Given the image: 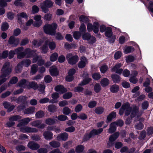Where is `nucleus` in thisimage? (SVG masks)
<instances>
[{
    "label": "nucleus",
    "instance_id": "obj_56",
    "mask_svg": "<svg viewBox=\"0 0 153 153\" xmlns=\"http://www.w3.org/2000/svg\"><path fill=\"white\" fill-rule=\"evenodd\" d=\"M21 118V117L19 115H15L9 118V120L10 121H16Z\"/></svg>",
    "mask_w": 153,
    "mask_h": 153
},
{
    "label": "nucleus",
    "instance_id": "obj_51",
    "mask_svg": "<svg viewBox=\"0 0 153 153\" xmlns=\"http://www.w3.org/2000/svg\"><path fill=\"white\" fill-rule=\"evenodd\" d=\"M9 27V25L7 23L4 22L2 24L1 26V29L4 31L7 30Z\"/></svg>",
    "mask_w": 153,
    "mask_h": 153
},
{
    "label": "nucleus",
    "instance_id": "obj_5",
    "mask_svg": "<svg viewBox=\"0 0 153 153\" xmlns=\"http://www.w3.org/2000/svg\"><path fill=\"white\" fill-rule=\"evenodd\" d=\"M66 58L68 63L72 65L75 64L79 60L78 56L76 55H74L72 53H68Z\"/></svg>",
    "mask_w": 153,
    "mask_h": 153
},
{
    "label": "nucleus",
    "instance_id": "obj_55",
    "mask_svg": "<svg viewBox=\"0 0 153 153\" xmlns=\"http://www.w3.org/2000/svg\"><path fill=\"white\" fill-rule=\"evenodd\" d=\"M52 15L50 13L45 14L43 18L46 21H50L51 19Z\"/></svg>",
    "mask_w": 153,
    "mask_h": 153
},
{
    "label": "nucleus",
    "instance_id": "obj_19",
    "mask_svg": "<svg viewBox=\"0 0 153 153\" xmlns=\"http://www.w3.org/2000/svg\"><path fill=\"white\" fill-rule=\"evenodd\" d=\"M114 124L113 122H112L110 124V128L108 130V132L109 133H112L116 131L117 128Z\"/></svg>",
    "mask_w": 153,
    "mask_h": 153
},
{
    "label": "nucleus",
    "instance_id": "obj_49",
    "mask_svg": "<svg viewBox=\"0 0 153 153\" xmlns=\"http://www.w3.org/2000/svg\"><path fill=\"white\" fill-rule=\"evenodd\" d=\"M8 52L7 51H4L2 53H0V59L7 58L8 56Z\"/></svg>",
    "mask_w": 153,
    "mask_h": 153
},
{
    "label": "nucleus",
    "instance_id": "obj_14",
    "mask_svg": "<svg viewBox=\"0 0 153 153\" xmlns=\"http://www.w3.org/2000/svg\"><path fill=\"white\" fill-rule=\"evenodd\" d=\"M68 134L64 132L59 134L57 137V140H62L63 141L66 140L68 138Z\"/></svg>",
    "mask_w": 153,
    "mask_h": 153
},
{
    "label": "nucleus",
    "instance_id": "obj_8",
    "mask_svg": "<svg viewBox=\"0 0 153 153\" xmlns=\"http://www.w3.org/2000/svg\"><path fill=\"white\" fill-rule=\"evenodd\" d=\"M42 123L41 120H37L31 122L30 124L32 126L36 127L40 129H43L45 127L46 125Z\"/></svg>",
    "mask_w": 153,
    "mask_h": 153
},
{
    "label": "nucleus",
    "instance_id": "obj_60",
    "mask_svg": "<svg viewBox=\"0 0 153 153\" xmlns=\"http://www.w3.org/2000/svg\"><path fill=\"white\" fill-rule=\"evenodd\" d=\"M93 137H94L93 134H92V132L91 131L89 134H87L85 135L84 139L85 141H87Z\"/></svg>",
    "mask_w": 153,
    "mask_h": 153
},
{
    "label": "nucleus",
    "instance_id": "obj_43",
    "mask_svg": "<svg viewBox=\"0 0 153 153\" xmlns=\"http://www.w3.org/2000/svg\"><path fill=\"white\" fill-rule=\"evenodd\" d=\"M91 80V79L90 78H87L84 79L82 82H81L79 84L80 85H84L90 82Z\"/></svg>",
    "mask_w": 153,
    "mask_h": 153
},
{
    "label": "nucleus",
    "instance_id": "obj_37",
    "mask_svg": "<svg viewBox=\"0 0 153 153\" xmlns=\"http://www.w3.org/2000/svg\"><path fill=\"white\" fill-rule=\"evenodd\" d=\"M27 97L24 96H20L17 99L16 102L19 103L20 102L24 103L27 100Z\"/></svg>",
    "mask_w": 153,
    "mask_h": 153
},
{
    "label": "nucleus",
    "instance_id": "obj_36",
    "mask_svg": "<svg viewBox=\"0 0 153 153\" xmlns=\"http://www.w3.org/2000/svg\"><path fill=\"white\" fill-rule=\"evenodd\" d=\"M23 66V65L22 63L21 62L19 63L15 68L16 72V73L20 72L22 70Z\"/></svg>",
    "mask_w": 153,
    "mask_h": 153
},
{
    "label": "nucleus",
    "instance_id": "obj_35",
    "mask_svg": "<svg viewBox=\"0 0 153 153\" xmlns=\"http://www.w3.org/2000/svg\"><path fill=\"white\" fill-rule=\"evenodd\" d=\"M79 21L82 22H84L85 23H87L89 21L88 18L84 15H81L79 17Z\"/></svg>",
    "mask_w": 153,
    "mask_h": 153
},
{
    "label": "nucleus",
    "instance_id": "obj_20",
    "mask_svg": "<svg viewBox=\"0 0 153 153\" xmlns=\"http://www.w3.org/2000/svg\"><path fill=\"white\" fill-rule=\"evenodd\" d=\"M43 136L46 140H51L53 137V134L50 131H46L44 133Z\"/></svg>",
    "mask_w": 153,
    "mask_h": 153
},
{
    "label": "nucleus",
    "instance_id": "obj_7",
    "mask_svg": "<svg viewBox=\"0 0 153 153\" xmlns=\"http://www.w3.org/2000/svg\"><path fill=\"white\" fill-rule=\"evenodd\" d=\"M82 39L88 41V42L91 44H93L96 41L95 38L93 36H92L89 33H86L82 35Z\"/></svg>",
    "mask_w": 153,
    "mask_h": 153
},
{
    "label": "nucleus",
    "instance_id": "obj_50",
    "mask_svg": "<svg viewBox=\"0 0 153 153\" xmlns=\"http://www.w3.org/2000/svg\"><path fill=\"white\" fill-rule=\"evenodd\" d=\"M115 124L116 126H117L121 127L123 126L124 124V122L122 120H119L117 121L113 122Z\"/></svg>",
    "mask_w": 153,
    "mask_h": 153
},
{
    "label": "nucleus",
    "instance_id": "obj_16",
    "mask_svg": "<svg viewBox=\"0 0 153 153\" xmlns=\"http://www.w3.org/2000/svg\"><path fill=\"white\" fill-rule=\"evenodd\" d=\"M27 87L29 89L33 88V89L35 90L37 89L38 85L35 82L32 81L28 82Z\"/></svg>",
    "mask_w": 153,
    "mask_h": 153
},
{
    "label": "nucleus",
    "instance_id": "obj_42",
    "mask_svg": "<svg viewBox=\"0 0 153 153\" xmlns=\"http://www.w3.org/2000/svg\"><path fill=\"white\" fill-rule=\"evenodd\" d=\"M48 109L50 112H54L56 111L57 108L55 105H51L48 106Z\"/></svg>",
    "mask_w": 153,
    "mask_h": 153
},
{
    "label": "nucleus",
    "instance_id": "obj_47",
    "mask_svg": "<svg viewBox=\"0 0 153 153\" xmlns=\"http://www.w3.org/2000/svg\"><path fill=\"white\" fill-rule=\"evenodd\" d=\"M97 104V102L96 101L93 100L90 102L88 104V106L90 108H92L95 107Z\"/></svg>",
    "mask_w": 153,
    "mask_h": 153
},
{
    "label": "nucleus",
    "instance_id": "obj_58",
    "mask_svg": "<svg viewBox=\"0 0 153 153\" xmlns=\"http://www.w3.org/2000/svg\"><path fill=\"white\" fill-rule=\"evenodd\" d=\"M48 44L49 48L51 50L54 49L56 47V45L55 43L54 42H50L49 40V42Z\"/></svg>",
    "mask_w": 153,
    "mask_h": 153
},
{
    "label": "nucleus",
    "instance_id": "obj_22",
    "mask_svg": "<svg viewBox=\"0 0 153 153\" xmlns=\"http://www.w3.org/2000/svg\"><path fill=\"white\" fill-rule=\"evenodd\" d=\"M48 42L49 40H47L45 41L44 44L41 48L42 53H45L47 52L48 49Z\"/></svg>",
    "mask_w": 153,
    "mask_h": 153
},
{
    "label": "nucleus",
    "instance_id": "obj_53",
    "mask_svg": "<svg viewBox=\"0 0 153 153\" xmlns=\"http://www.w3.org/2000/svg\"><path fill=\"white\" fill-rule=\"evenodd\" d=\"M72 96V94L71 92H67L63 95L64 99H68L70 98Z\"/></svg>",
    "mask_w": 153,
    "mask_h": 153
},
{
    "label": "nucleus",
    "instance_id": "obj_54",
    "mask_svg": "<svg viewBox=\"0 0 153 153\" xmlns=\"http://www.w3.org/2000/svg\"><path fill=\"white\" fill-rule=\"evenodd\" d=\"M121 107L124 111L131 108L130 107V104L128 102L123 104Z\"/></svg>",
    "mask_w": 153,
    "mask_h": 153
},
{
    "label": "nucleus",
    "instance_id": "obj_17",
    "mask_svg": "<svg viewBox=\"0 0 153 153\" xmlns=\"http://www.w3.org/2000/svg\"><path fill=\"white\" fill-rule=\"evenodd\" d=\"M28 81L24 79H22L19 81L16 85L17 86H19L20 87L24 88L26 86L27 83H28Z\"/></svg>",
    "mask_w": 153,
    "mask_h": 153
},
{
    "label": "nucleus",
    "instance_id": "obj_41",
    "mask_svg": "<svg viewBox=\"0 0 153 153\" xmlns=\"http://www.w3.org/2000/svg\"><path fill=\"white\" fill-rule=\"evenodd\" d=\"M110 90L112 92L116 93L119 90L118 86L116 85H113L111 87Z\"/></svg>",
    "mask_w": 153,
    "mask_h": 153
},
{
    "label": "nucleus",
    "instance_id": "obj_23",
    "mask_svg": "<svg viewBox=\"0 0 153 153\" xmlns=\"http://www.w3.org/2000/svg\"><path fill=\"white\" fill-rule=\"evenodd\" d=\"M51 74L53 76H56L58 74V72L55 66L52 67L51 68V69L49 70Z\"/></svg>",
    "mask_w": 153,
    "mask_h": 153
},
{
    "label": "nucleus",
    "instance_id": "obj_4",
    "mask_svg": "<svg viewBox=\"0 0 153 153\" xmlns=\"http://www.w3.org/2000/svg\"><path fill=\"white\" fill-rule=\"evenodd\" d=\"M22 47H20L15 50V52L17 54V57L19 59H21L25 57V56L28 53L30 52V50L27 48L23 52H21L23 50Z\"/></svg>",
    "mask_w": 153,
    "mask_h": 153
},
{
    "label": "nucleus",
    "instance_id": "obj_11",
    "mask_svg": "<svg viewBox=\"0 0 153 153\" xmlns=\"http://www.w3.org/2000/svg\"><path fill=\"white\" fill-rule=\"evenodd\" d=\"M28 146L33 150H37L40 147V145L38 144L33 141H30L28 143Z\"/></svg>",
    "mask_w": 153,
    "mask_h": 153
},
{
    "label": "nucleus",
    "instance_id": "obj_62",
    "mask_svg": "<svg viewBox=\"0 0 153 153\" xmlns=\"http://www.w3.org/2000/svg\"><path fill=\"white\" fill-rule=\"evenodd\" d=\"M57 118L60 121H64L67 119V117L64 115H60L58 116Z\"/></svg>",
    "mask_w": 153,
    "mask_h": 153
},
{
    "label": "nucleus",
    "instance_id": "obj_2",
    "mask_svg": "<svg viewBox=\"0 0 153 153\" xmlns=\"http://www.w3.org/2000/svg\"><path fill=\"white\" fill-rule=\"evenodd\" d=\"M57 27V25L55 23L51 24H46L43 27L44 32L46 34L53 36L55 35L56 30Z\"/></svg>",
    "mask_w": 153,
    "mask_h": 153
},
{
    "label": "nucleus",
    "instance_id": "obj_21",
    "mask_svg": "<svg viewBox=\"0 0 153 153\" xmlns=\"http://www.w3.org/2000/svg\"><path fill=\"white\" fill-rule=\"evenodd\" d=\"M119 134L118 132H117L111 135L109 138V141L114 142L118 137Z\"/></svg>",
    "mask_w": 153,
    "mask_h": 153
},
{
    "label": "nucleus",
    "instance_id": "obj_18",
    "mask_svg": "<svg viewBox=\"0 0 153 153\" xmlns=\"http://www.w3.org/2000/svg\"><path fill=\"white\" fill-rule=\"evenodd\" d=\"M35 108L34 107H31L27 108L25 110V114H31L35 112Z\"/></svg>",
    "mask_w": 153,
    "mask_h": 153
},
{
    "label": "nucleus",
    "instance_id": "obj_32",
    "mask_svg": "<svg viewBox=\"0 0 153 153\" xmlns=\"http://www.w3.org/2000/svg\"><path fill=\"white\" fill-rule=\"evenodd\" d=\"M94 89L96 93H99L101 91V87L99 83H97L94 85Z\"/></svg>",
    "mask_w": 153,
    "mask_h": 153
},
{
    "label": "nucleus",
    "instance_id": "obj_38",
    "mask_svg": "<svg viewBox=\"0 0 153 153\" xmlns=\"http://www.w3.org/2000/svg\"><path fill=\"white\" fill-rule=\"evenodd\" d=\"M103 130V129L102 128H100L97 130L93 129L91 132H92V134H93V136H94L95 135H98L100 134L102 131Z\"/></svg>",
    "mask_w": 153,
    "mask_h": 153
},
{
    "label": "nucleus",
    "instance_id": "obj_52",
    "mask_svg": "<svg viewBox=\"0 0 153 153\" xmlns=\"http://www.w3.org/2000/svg\"><path fill=\"white\" fill-rule=\"evenodd\" d=\"M58 56V54L56 53H54L51 55L50 60L52 61H55L57 59Z\"/></svg>",
    "mask_w": 153,
    "mask_h": 153
},
{
    "label": "nucleus",
    "instance_id": "obj_3",
    "mask_svg": "<svg viewBox=\"0 0 153 153\" xmlns=\"http://www.w3.org/2000/svg\"><path fill=\"white\" fill-rule=\"evenodd\" d=\"M142 114V111H139L138 108L137 107L134 106L133 107L131 112V119L134 117H135L134 120V122H136L139 121L140 122L142 123V122H143L144 120V119L143 118L139 117Z\"/></svg>",
    "mask_w": 153,
    "mask_h": 153
},
{
    "label": "nucleus",
    "instance_id": "obj_9",
    "mask_svg": "<svg viewBox=\"0 0 153 153\" xmlns=\"http://www.w3.org/2000/svg\"><path fill=\"white\" fill-rule=\"evenodd\" d=\"M19 39L18 38H16L13 36H11L8 41V43L12 45L13 47H16L19 44Z\"/></svg>",
    "mask_w": 153,
    "mask_h": 153
},
{
    "label": "nucleus",
    "instance_id": "obj_57",
    "mask_svg": "<svg viewBox=\"0 0 153 153\" xmlns=\"http://www.w3.org/2000/svg\"><path fill=\"white\" fill-rule=\"evenodd\" d=\"M81 35L80 33L78 31H75L73 34V36L74 39H79Z\"/></svg>",
    "mask_w": 153,
    "mask_h": 153
},
{
    "label": "nucleus",
    "instance_id": "obj_1",
    "mask_svg": "<svg viewBox=\"0 0 153 153\" xmlns=\"http://www.w3.org/2000/svg\"><path fill=\"white\" fill-rule=\"evenodd\" d=\"M1 71V74L0 76V80L2 82H4L7 80L5 77L10 75L12 71L10 63L9 62H6L4 64Z\"/></svg>",
    "mask_w": 153,
    "mask_h": 153
},
{
    "label": "nucleus",
    "instance_id": "obj_34",
    "mask_svg": "<svg viewBox=\"0 0 153 153\" xmlns=\"http://www.w3.org/2000/svg\"><path fill=\"white\" fill-rule=\"evenodd\" d=\"M104 111V108L101 107L96 108L94 110L95 113L98 114H102Z\"/></svg>",
    "mask_w": 153,
    "mask_h": 153
},
{
    "label": "nucleus",
    "instance_id": "obj_59",
    "mask_svg": "<svg viewBox=\"0 0 153 153\" xmlns=\"http://www.w3.org/2000/svg\"><path fill=\"white\" fill-rule=\"evenodd\" d=\"M84 149V147L82 145H80L76 147V151L77 152H82Z\"/></svg>",
    "mask_w": 153,
    "mask_h": 153
},
{
    "label": "nucleus",
    "instance_id": "obj_45",
    "mask_svg": "<svg viewBox=\"0 0 153 153\" xmlns=\"http://www.w3.org/2000/svg\"><path fill=\"white\" fill-rule=\"evenodd\" d=\"M146 135V131L144 130H143L140 132L138 138L140 140L143 139L145 138Z\"/></svg>",
    "mask_w": 153,
    "mask_h": 153
},
{
    "label": "nucleus",
    "instance_id": "obj_29",
    "mask_svg": "<svg viewBox=\"0 0 153 153\" xmlns=\"http://www.w3.org/2000/svg\"><path fill=\"white\" fill-rule=\"evenodd\" d=\"M49 144L51 146L54 148L59 147L60 145L59 142L54 140L50 142Z\"/></svg>",
    "mask_w": 153,
    "mask_h": 153
},
{
    "label": "nucleus",
    "instance_id": "obj_48",
    "mask_svg": "<svg viewBox=\"0 0 153 153\" xmlns=\"http://www.w3.org/2000/svg\"><path fill=\"white\" fill-rule=\"evenodd\" d=\"M143 126L144 125L142 123L139 122L135 125L134 127L136 129L140 130L143 128Z\"/></svg>",
    "mask_w": 153,
    "mask_h": 153
},
{
    "label": "nucleus",
    "instance_id": "obj_61",
    "mask_svg": "<svg viewBox=\"0 0 153 153\" xmlns=\"http://www.w3.org/2000/svg\"><path fill=\"white\" fill-rule=\"evenodd\" d=\"M45 86L42 84H40L38 85L37 89L41 93H43L44 92V89H45Z\"/></svg>",
    "mask_w": 153,
    "mask_h": 153
},
{
    "label": "nucleus",
    "instance_id": "obj_6",
    "mask_svg": "<svg viewBox=\"0 0 153 153\" xmlns=\"http://www.w3.org/2000/svg\"><path fill=\"white\" fill-rule=\"evenodd\" d=\"M99 24L97 22H95L93 26L92 24L88 23L87 25V30L89 32L93 30L94 32L97 33L99 31Z\"/></svg>",
    "mask_w": 153,
    "mask_h": 153
},
{
    "label": "nucleus",
    "instance_id": "obj_39",
    "mask_svg": "<svg viewBox=\"0 0 153 153\" xmlns=\"http://www.w3.org/2000/svg\"><path fill=\"white\" fill-rule=\"evenodd\" d=\"M105 34L106 36L108 37H110L112 35V33L111 28L109 27H107L106 30L105 31Z\"/></svg>",
    "mask_w": 153,
    "mask_h": 153
},
{
    "label": "nucleus",
    "instance_id": "obj_24",
    "mask_svg": "<svg viewBox=\"0 0 153 153\" xmlns=\"http://www.w3.org/2000/svg\"><path fill=\"white\" fill-rule=\"evenodd\" d=\"M17 16L18 20L20 22H21V18H25L27 19L28 15L25 13L22 12L17 14Z\"/></svg>",
    "mask_w": 153,
    "mask_h": 153
},
{
    "label": "nucleus",
    "instance_id": "obj_13",
    "mask_svg": "<svg viewBox=\"0 0 153 153\" xmlns=\"http://www.w3.org/2000/svg\"><path fill=\"white\" fill-rule=\"evenodd\" d=\"M87 60L86 58L84 56H82L80 58V61L78 64V67L80 68L84 67L86 65Z\"/></svg>",
    "mask_w": 153,
    "mask_h": 153
},
{
    "label": "nucleus",
    "instance_id": "obj_33",
    "mask_svg": "<svg viewBox=\"0 0 153 153\" xmlns=\"http://www.w3.org/2000/svg\"><path fill=\"white\" fill-rule=\"evenodd\" d=\"M38 69V66L36 64H33L31 66L30 72L33 74H35L37 71Z\"/></svg>",
    "mask_w": 153,
    "mask_h": 153
},
{
    "label": "nucleus",
    "instance_id": "obj_30",
    "mask_svg": "<svg viewBox=\"0 0 153 153\" xmlns=\"http://www.w3.org/2000/svg\"><path fill=\"white\" fill-rule=\"evenodd\" d=\"M111 77L113 81L115 83H118L120 81V76L117 75L112 74L111 76Z\"/></svg>",
    "mask_w": 153,
    "mask_h": 153
},
{
    "label": "nucleus",
    "instance_id": "obj_10",
    "mask_svg": "<svg viewBox=\"0 0 153 153\" xmlns=\"http://www.w3.org/2000/svg\"><path fill=\"white\" fill-rule=\"evenodd\" d=\"M32 120V119L28 117L23 119L20 120L19 123L18 124L17 126L18 127H20L22 126L26 125Z\"/></svg>",
    "mask_w": 153,
    "mask_h": 153
},
{
    "label": "nucleus",
    "instance_id": "obj_40",
    "mask_svg": "<svg viewBox=\"0 0 153 153\" xmlns=\"http://www.w3.org/2000/svg\"><path fill=\"white\" fill-rule=\"evenodd\" d=\"M26 132H37L38 130L35 128H31L28 126H26Z\"/></svg>",
    "mask_w": 153,
    "mask_h": 153
},
{
    "label": "nucleus",
    "instance_id": "obj_28",
    "mask_svg": "<svg viewBox=\"0 0 153 153\" xmlns=\"http://www.w3.org/2000/svg\"><path fill=\"white\" fill-rule=\"evenodd\" d=\"M23 65L26 67H27L31 64V61L28 59H25L21 61Z\"/></svg>",
    "mask_w": 153,
    "mask_h": 153
},
{
    "label": "nucleus",
    "instance_id": "obj_26",
    "mask_svg": "<svg viewBox=\"0 0 153 153\" xmlns=\"http://www.w3.org/2000/svg\"><path fill=\"white\" fill-rule=\"evenodd\" d=\"M45 123L48 125H53L56 123L55 119L50 118L46 119L45 120Z\"/></svg>",
    "mask_w": 153,
    "mask_h": 153
},
{
    "label": "nucleus",
    "instance_id": "obj_63",
    "mask_svg": "<svg viewBox=\"0 0 153 153\" xmlns=\"http://www.w3.org/2000/svg\"><path fill=\"white\" fill-rule=\"evenodd\" d=\"M108 67L106 65L102 66L100 68L101 72L102 73H105L108 70Z\"/></svg>",
    "mask_w": 153,
    "mask_h": 153
},
{
    "label": "nucleus",
    "instance_id": "obj_31",
    "mask_svg": "<svg viewBox=\"0 0 153 153\" xmlns=\"http://www.w3.org/2000/svg\"><path fill=\"white\" fill-rule=\"evenodd\" d=\"M45 115V113L42 110H40L37 111L35 114L36 118L39 119L43 117Z\"/></svg>",
    "mask_w": 153,
    "mask_h": 153
},
{
    "label": "nucleus",
    "instance_id": "obj_44",
    "mask_svg": "<svg viewBox=\"0 0 153 153\" xmlns=\"http://www.w3.org/2000/svg\"><path fill=\"white\" fill-rule=\"evenodd\" d=\"M18 81V79L16 77H13L11 79L10 82L8 83V86H10V84H15L17 83Z\"/></svg>",
    "mask_w": 153,
    "mask_h": 153
},
{
    "label": "nucleus",
    "instance_id": "obj_15",
    "mask_svg": "<svg viewBox=\"0 0 153 153\" xmlns=\"http://www.w3.org/2000/svg\"><path fill=\"white\" fill-rule=\"evenodd\" d=\"M116 116V112L114 111L112 112L107 116L106 122L108 123L111 122L112 119L115 118Z\"/></svg>",
    "mask_w": 153,
    "mask_h": 153
},
{
    "label": "nucleus",
    "instance_id": "obj_25",
    "mask_svg": "<svg viewBox=\"0 0 153 153\" xmlns=\"http://www.w3.org/2000/svg\"><path fill=\"white\" fill-rule=\"evenodd\" d=\"M42 4L47 7L48 8H51L53 6V2L50 0H46Z\"/></svg>",
    "mask_w": 153,
    "mask_h": 153
},
{
    "label": "nucleus",
    "instance_id": "obj_46",
    "mask_svg": "<svg viewBox=\"0 0 153 153\" xmlns=\"http://www.w3.org/2000/svg\"><path fill=\"white\" fill-rule=\"evenodd\" d=\"M71 110L67 107H65L62 110L63 113L66 115H68L71 113Z\"/></svg>",
    "mask_w": 153,
    "mask_h": 153
},
{
    "label": "nucleus",
    "instance_id": "obj_12",
    "mask_svg": "<svg viewBox=\"0 0 153 153\" xmlns=\"http://www.w3.org/2000/svg\"><path fill=\"white\" fill-rule=\"evenodd\" d=\"M55 90L56 91L59 92L61 94H63L67 91L66 88H65L62 85H59L56 86L55 88Z\"/></svg>",
    "mask_w": 153,
    "mask_h": 153
},
{
    "label": "nucleus",
    "instance_id": "obj_27",
    "mask_svg": "<svg viewBox=\"0 0 153 153\" xmlns=\"http://www.w3.org/2000/svg\"><path fill=\"white\" fill-rule=\"evenodd\" d=\"M109 83L108 79L107 78H104L102 79L100 82L101 85L103 87H105L108 85Z\"/></svg>",
    "mask_w": 153,
    "mask_h": 153
},
{
    "label": "nucleus",
    "instance_id": "obj_64",
    "mask_svg": "<svg viewBox=\"0 0 153 153\" xmlns=\"http://www.w3.org/2000/svg\"><path fill=\"white\" fill-rule=\"evenodd\" d=\"M92 77L95 80H98L100 78L101 76L99 73H96L93 74Z\"/></svg>",
    "mask_w": 153,
    "mask_h": 153
}]
</instances>
